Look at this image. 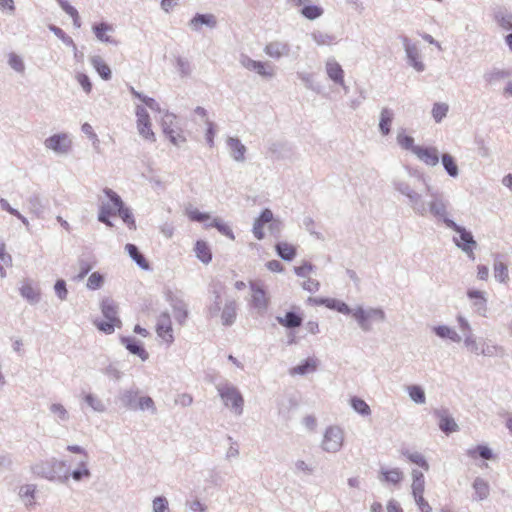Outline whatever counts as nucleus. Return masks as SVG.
Segmentation results:
<instances>
[{"instance_id": "28", "label": "nucleus", "mask_w": 512, "mask_h": 512, "mask_svg": "<svg viewBox=\"0 0 512 512\" xmlns=\"http://www.w3.org/2000/svg\"><path fill=\"white\" fill-rule=\"evenodd\" d=\"M326 71L331 80L341 85L344 83V71L339 63L328 61L326 63Z\"/></svg>"}, {"instance_id": "17", "label": "nucleus", "mask_w": 512, "mask_h": 512, "mask_svg": "<svg viewBox=\"0 0 512 512\" xmlns=\"http://www.w3.org/2000/svg\"><path fill=\"white\" fill-rule=\"evenodd\" d=\"M318 368V360L314 357H309L302 361L300 364L289 369V375L291 376H304L313 373Z\"/></svg>"}, {"instance_id": "63", "label": "nucleus", "mask_w": 512, "mask_h": 512, "mask_svg": "<svg viewBox=\"0 0 512 512\" xmlns=\"http://www.w3.org/2000/svg\"><path fill=\"white\" fill-rule=\"evenodd\" d=\"M413 498H414L415 503L418 506V509L420 512H431L432 511V507L425 500L423 495L414 496Z\"/></svg>"}, {"instance_id": "39", "label": "nucleus", "mask_w": 512, "mask_h": 512, "mask_svg": "<svg viewBox=\"0 0 512 512\" xmlns=\"http://www.w3.org/2000/svg\"><path fill=\"white\" fill-rule=\"evenodd\" d=\"M113 30V27L110 24L107 23H99L93 26V31L95 33V36L98 40L102 42H110L112 43L113 40L108 35L109 32Z\"/></svg>"}, {"instance_id": "60", "label": "nucleus", "mask_w": 512, "mask_h": 512, "mask_svg": "<svg viewBox=\"0 0 512 512\" xmlns=\"http://www.w3.org/2000/svg\"><path fill=\"white\" fill-rule=\"evenodd\" d=\"M313 271V265L309 262H303L301 265L294 267V272L300 277H308Z\"/></svg>"}, {"instance_id": "13", "label": "nucleus", "mask_w": 512, "mask_h": 512, "mask_svg": "<svg viewBox=\"0 0 512 512\" xmlns=\"http://www.w3.org/2000/svg\"><path fill=\"white\" fill-rule=\"evenodd\" d=\"M139 389L136 387H130L127 389H123L119 392L118 401L121 406L126 408L127 410L136 411L138 406Z\"/></svg>"}, {"instance_id": "24", "label": "nucleus", "mask_w": 512, "mask_h": 512, "mask_svg": "<svg viewBox=\"0 0 512 512\" xmlns=\"http://www.w3.org/2000/svg\"><path fill=\"white\" fill-rule=\"evenodd\" d=\"M49 411L59 425H63L70 420L68 410L60 403H52L49 406Z\"/></svg>"}, {"instance_id": "23", "label": "nucleus", "mask_w": 512, "mask_h": 512, "mask_svg": "<svg viewBox=\"0 0 512 512\" xmlns=\"http://www.w3.org/2000/svg\"><path fill=\"white\" fill-rule=\"evenodd\" d=\"M473 489H474V500L482 501L485 500L490 493V487L486 480H484L481 477L475 478L473 482Z\"/></svg>"}, {"instance_id": "41", "label": "nucleus", "mask_w": 512, "mask_h": 512, "mask_svg": "<svg viewBox=\"0 0 512 512\" xmlns=\"http://www.w3.org/2000/svg\"><path fill=\"white\" fill-rule=\"evenodd\" d=\"M350 405L352 409L361 416H369L371 414L369 405L363 399L357 396L351 397Z\"/></svg>"}, {"instance_id": "22", "label": "nucleus", "mask_w": 512, "mask_h": 512, "mask_svg": "<svg viewBox=\"0 0 512 512\" xmlns=\"http://www.w3.org/2000/svg\"><path fill=\"white\" fill-rule=\"evenodd\" d=\"M70 477L77 482L89 479L91 477V472L88 468V460L80 458L77 468L72 471L69 470V478Z\"/></svg>"}, {"instance_id": "10", "label": "nucleus", "mask_w": 512, "mask_h": 512, "mask_svg": "<svg viewBox=\"0 0 512 512\" xmlns=\"http://www.w3.org/2000/svg\"><path fill=\"white\" fill-rule=\"evenodd\" d=\"M285 327L287 344L297 343L300 339L308 335V330L304 322H280Z\"/></svg>"}, {"instance_id": "46", "label": "nucleus", "mask_w": 512, "mask_h": 512, "mask_svg": "<svg viewBox=\"0 0 512 512\" xmlns=\"http://www.w3.org/2000/svg\"><path fill=\"white\" fill-rule=\"evenodd\" d=\"M406 52H407L408 58H409L411 64L413 65V67L417 71H423L424 64L419 60V53H418L417 48L415 46L408 45L406 47Z\"/></svg>"}, {"instance_id": "47", "label": "nucleus", "mask_w": 512, "mask_h": 512, "mask_svg": "<svg viewBox=\"0 0 512 512\" xmlns=\"http://www.w3.org/2000/svg\"><path fill=\"white\" fill-rule=\"evenodd\" d=\"M137 410H147L150 411L151 414L157 413L155 402L150 396H140V398L138 399Z\"/></svg>"}, {"instance_id": "40", "label": "nucleus", "mask_w": 512, "mask_h": 512, "mask_svg": "<svg viewBox=\"0 0 512 512\" xmlns=\"http://www.w3.org/2000/svg\"><path fill=\"white\" fill-rule=\"evenodd\" d=\"M407 392L410 399L416 404H424L426 402V395L424 389L419 385L407 386Z\"/></svg>"}, {"instance_id": "51", "label": "nucleus", "mask_w": 512, "mask_h": 512, "mask_svg": "<svg viewBox=\"0 0 512 512\" xmlns=\"http://www.w3.org/2000/svg\"><path fill=\"white\" fill-rule=\"evenodd\" d=\"M103 283L104 276L99 272H94L88 277L86 286L90 290H97L102 287Z\"/></svg>"}, {"instance_id": "18", "label": "nucleus", "mask_w": 512, "mask_h": 512, "mask_svg": "<svg viewBox=\"0 0 512 512\" xmlns=\"http://www.w3.org/2000/svg\"><path fill=\"white\" fill-rule=\"evenodd\" d=\"M242 64L245 68L249 70H254L263 77H272L274 75L273 67L266 62L246 58L243 60Z\"/></svg>"}, {"instance_id": "43", "label": "nucleus", "mask_w": 512, "mask_h": 512, "mask_svg": "<svg viewBox=\"0 0 512 512\" xmlns=\"http://www.w3.org/2000/svg\"><path fill=\"white\" fill-rule=\"evenodd\" d=\"M185 214L192 222H206L211 218L209 213L201 212L199 209L194 207L186 208Z\"/></svg>"}, {"instance_id": "34", "label": "nucleus", "mask_w": 512, "mask_h": 512, "mask_svg": "<svg viewBox=\"0 0 512 512\" xmlns=\"http://www.w3.org/2000/svg\"><path fill=\"white\" fill-rule=\"evenodd\" d=\"M91 64L102 79L109 80L111 78V69L100 56L92 57Z\"/></svg>"}, {"instance_id": "57", "label": "nucleus", "mask_w": 512, "mask_h": 512, "mask_svg": "<svg viewBox=\"0 0 512 512\" xmlns=\"http://www.w3.org/2000/svg\"><path fill=\"white\" fill-rule=\"evenodd\" d=\"M494 276L500 282H506L509 278L507 266L498 262L494 265Z\"/></svg>"}, {"instance_id": "42", "label": "nucleus", "mask_w": 512, "mask_h": 512, "mask_svg": "<svg viewBox=\"0 0 512 512\" xmlns=\"http://www.w3.org/2000/svg\"><path fill=\"white\" fill-rule=\"evenodd\" d=\"M228 145L235 160L241 161L244 159L246 148L238 139H229Z\"/></svg>"}, {"instance_id": "20", "label": "nucleus", "mask_w": 512, "mask_h": 512, "mask_svg": "<svg viewBox=\"0 0 512 512\" xmlns=\"http://www.w3.org/2000/svg\"><path fill=\"white\" fill-rule=\"evenodd\" d=\"M196 257L203 263L209 264L212 261V251L210 245L204 240H197L194 245Z\"/></svg>"}, {"instance_id": "59", "label": "nucleus", "mask_w": 512, "mask_h": 512, "mask_svg": "<svg viewBox=\"0 0 512 512\" xmlns=\"http://www.w3.org/2000/svg\"><path fill=\"white\" fill-rule=\"evenodd\" d=\"M176 68H177V71L182 76H187L191 72V66H190L189 61L184 59V58H182V57H178L176 59Z\"/></svg>"}, {"instance_id": "6", "label": "nucleus", "mask_w": 512, "mask_h": 512, "mask_svg": "<svg viewBox=\"0 0 512 512\" xmlns=\"http://www.w3.org/2000/svg\"><path fill=\"white\" fill-rule=\"evenodd\" d=\"M104 192L110 199V203L103 204L101 206L98 219L107 226H112V223L109 221V217L117 214V210L120 209L121 199L110 189H105Z\"/></svg>"}, {"instance_id": "27", "label": "nucleus", "mask_w": 512, "mask_h": 512, "mask_svg": "<svg viewBox=\"0 0 512 512\" xmlns=\"http://www.w3.org/2000/svg\"><path fill=\"white\" fill-rule=\"evenodd\" d=\"M317 305H324L329 309L336 310L343 314H347L349 312L348 306L341 301L332 298H318L313 300Z\"/></svg>"}, {"instance_id": "21", "label": "nucleus", "mask_w": 512, "mask_h": 512, "mask_svg": "<svg viewBox=\"0 0 512 512\" xmlns=\"http://www.w3.org/2000/svg\"><path fill=\"white\" fill-rule=\"evenodd\" d=\"M403 478L404 474L399 468H381L380 470L379 480L381 482H387L393 485H397L403 480Z\"/></svg>"}, {"instance_id": "35", "label": "nucleus", "mask_w": 512, "mask_h": 512, "mask_svg": "<svg viewBox=\"0 0 512 512\" xmlns=\"http://www.w3.org/2000/svg\"><path fill=\"white\" fill-rule=\"evenodd\" d=\"M156 332L157 335L167 344H171L174 341L171 322H158Z\"/></svg>"}, {"instance_id": "9", "label": "nucleus", "mask_w": 512, "mask_h": 512, "mask_svg": "<svg viewBox=\"0 0 512 512\" xmlns=\"http://www.w3.org/2000/svg\"><path fill=\"white\" fill-rule=\"evenodd\" d=\"M461 331L464 334V345L467 350L477 356L481 355L482 347L486 342L485 339L477 338L470 329L468 322H461Z\"/></svg>"}, {"instance_id": "26", "label": "nucleus", "mask_w": 512, "mask_h": 512, "mask_svg": "<svg viewBox=\"0 0 512 512\" xmlns=\"http://www.w3.org/2000/svg\"><path fill=\"white\" fill-rule=\"evenodd\" d=\"M482 348L483 349L481 351V355L484 356V357L504 358V357L507 356V351H506V349L503 346L494 344V343H492L490 341H486L485 344H484V347H482Z\"/></svg>"}, {"instance_id": "64", "label": "nucleus", "mask_w": 512, "mask_h": 512, "mask_svg": "<svg viewBox=\"0 0 512 512\" xmlns=\"http://www.w3.org/2000/svg\"><path fill=\"white\" fill-rule=\"evenodd\" d=\"M54 289H55V292H56L57 296H58L61 300L66 299L67 294H68V290H67V288H66V283H65V281H64V280H58V281H56L55 286H54Z\"/></svg>"}, {"instance_id": "12", "label": "nucleus", "mask_w": 512, "mask_h": 512, "mask_svg": "<svg viewBox=\"0 0 512 512\" xmlns=\"http://www.w3.org/2000/svg\"><path fill=\"white\" fill-rule=\"evenodd\" d=\"M293 6L301 7L300 13L308 20H315L321 17L324 10L321 6L310 4L309 0H288Z\"/></svg>"}, {"instance_id": "50", "label": "nucleus", "mask_w": 512, "mask_h": 512, "mask_svg": "<svg viewBox=\"0 0 512 512\" xmlns=\"http://www.w3.org/2000/svg\"><path fill=\"white\" fill-rule=\"evenodd\" d=\"M442 163L448 174L452 177L458 175V167L454 158L449 154L442 155Z\"/></svg>"}, {"instance_id": "15", "label": "nucleus", "mask_w": 512, "mask_h": 512, "mask_svg": "<svg viewBox=\"0 0 512 512\" xmlns=\"http://www.w3.org/2000/svg\"><path fill=\"white\" fill-rule=\"evenodd\" d=\"M435 415L439 419V428L445 434H450L459 430V426L455 422L454 418L450 416L447 410H436Z\"/></svg>"}, {"instance_id": "7", "label": "nucleus", "mask_w": 512, "mask_h": 512, "mask_svg": "<svg viewBox=\"0 0 512 512\" xmlns=\"http://www.w3.org/2000/svg\"><path fill=\"white\" fill-rule=\"evenodd\" d=\"M249 286L251 290V298L249 301L250 307L259 311L266 310L270 302V298L266 290L253 281L249 283Z\"/></svg>"}, {"instance_id": "32", "label": "nucleus", "mask_w": 512, "mask_h": 512, "mask_svg": "<svg viewBox=\"0 0 512 512\" xmlns=\"http://www.w3.org/2000/svg\"><path fill=\"white\" fill-rule=\"evenodd\" d=\"M83 401L97 413H104L107 407L103 400L93 393H86L83 395Z\"/></svg>"}, {"instance_id": "54", "label": "nucleus", "mask_w": 512, "mask_h": 512, "mask_svg": "<svg viewBox=\"0 0 512 512\" xmlns=\"http://www.w3.org/2000/svg\"><path fill=\"white\" fill-rule=\"evenodd\" d=\"M404 455L414 464H417L421 468H423L425 471L429 470V464L424 458V456L418 452H405Z\"/></svg>"}, {"instance_id": "45", "label": "nucleus", "mask_w": 512, "mask_h": 512, "mask_svg": "<svg viewBox=\"0 0 512 512\" xmlns=\"http://www.w3.org/2000/svg\"><path fill=\"white\" fill-rule=\"evenodd\" d=\"M467 454L472 458H475L477 455L485 460H490L493 458L492 450L485 445H478L474 448H471L467 451Z\"/></svg>"}, {"instance_id": "61", "label": "nucleus", "mask_w": 512, "mask_h": 512, "mask_svg": "<svg viewBox=\"0 0 512 512\" xmlns=\"http://www.w3.org/2000/svg\"><path fill=\"white\" fill-rule=\"evenodd\" d=\"M76 80L82 86L83 90L89 94L92 91V83L88 75L84 73H77Z\"/></svg>"}, {"instance_id": "33", "label": "nucleus", "mask_w": 512, "mask_h": 512, "mask_svg": "<svg viewBox=\"0 0 512 512\" xmlns=\"http://www.w3.org/2000/svg\"><path fill=\"white\" fill-rule=\"evenodd\" d=\"M125 250L140 268L144 270H148L150 268L148 260L139 252L138 248L134 244H127L125 246Z\"/></svg>"}, {"instance_id": "56", "label": "nucleus", "mask_w": 512, "mask_h": 512, "mask_svg": "<svg viewBox=\"0 0 512 512\" xmlns=\"http://www.w3.org/2000/svg\"><path fill=\"white\" fill-rule=\"evenodd\" d=\"M210 226L215 227L221 234L225 235L226 237L230 238L231 240L235 239L232 229L228 225L222 223L219 219H217V218L213 219Z\"/></svg>"}, {"instance_id": "48", "label": "nucleus", "mask_w": 512, "mask_h": 512, "mask_svg": "<svg viewBox=\"0 0 512 512\" xmlns=\"http://www.w3.org/2000/svg\"><path fill=\"white\" fill-rule=\"evenodd\" d=\"M61 8L69 15L72 17L73 19V23L76 27H80L81 26V22H80V17H79V14H78V11L73 7L71 6L68 1L66 0H58Z\"/></svg>"}, {"instance_id": "36", "label": "nucleus", "mask_w": 512, "mask_h": 512, "mask_svg": "<svg viewBox=\"0 0 512 512\" xmlns=\"http://www.w3.org/2000/svg\"><path fill=\"white\" fill-rule=\"evenodd\" d=\"M412 477H413V482L411 485V489H412L413 497L418 496V495H423L424 489H425V479H424L423 473L418 470H413Z\"/></svg>"}, {"instance_id": "16", "label": "nucleus", "mask_w": 512, "mask_h": 512, "mask_svg": "<svg viewBox=\"0 0 512 512\" xmlns=\"http://www.w3.org/2000/svg\"><path fill=\"white\" fill-rule=\"evenodd\" d=\"M414 154L427 165L435 166L439 162L438 150L435 147L419 146L414 149Z\"/></svg>"}, {"instance_id": "49", "label": "nucleus", "mask_w": 512, "mask_h": 512, "mask_svg": "<svg viewBox=\"0 0 512 512\" xmlns=\"http://www.w3.org/2000/svg\"><path fill=\"white\" fill-rule=\"evenodd\" d=\"M102 373L115 381H119L123 377V372L120 371L116 363H109L102 369Z\"/></svg>"}, {"instance_id": "2", "label": "nucleus", "mask_w": 512, "mask_h": 512, "mask_svg": "<svg viewBox=\"0 0 512 512\" xmlns=\"http://www.w3.org/2000/svg\"><path fill=\"white\" fill-rule=\"evenodd\" d=\"M215 388L224 406L234 415L241 416L244 410V398L239 389L228 380L217 383Z\"/></svg>"}, {"instance_id": "52", "label": "nucleus", "mask_w": 512, "mask_h": 512, "mask_svg": "<svg viewBox=\"0 0 512 512\" xmlns=\"http://www.w3.org/2000/svg\"><path fill=\"white\" fill-rule=\"evenodd\" d=\"M397 141L403 149L410 150L413 153H414V149L419 147L418 145L414 144L413 137H411L405 133H399L397 136Z\"/></svg>"}, {"instance_id": "58", "label": "nucleus", "mask_w": 512, "mask_h": 512, "mask_svg": "<svg viewBox=\"0 0 512 512\" xmlns=\"http://www.w3.org/2000/svg\"><path fill=\"white\" fill-rule=\"evenodd\" d=\"M8 63L11 66V68H13L15 71H17L19 73L24 72V69H25L24 63L18 55L14 54V53L9 54Z\"/></svg>"}, {"instance_id": "4", "label": "nucleus", "mask_w": 512, "mask_h": 512, "mask_svg": "<svg viewBox=\"0 0 512 512\" xmlns=\"http://www.w3.org/2000/svg\"><path fill=\"white\" fill-rule=\"evenodd\" d=\"M344 444V430L337 425L328 426L323 434L321 448L327 453L339 452Z\"/></svg>"}, {"instance_id": "25", "label": "nucleus", "mask_w": 512, "mask_h": 512, "mask_svg": "<svg viewBox=\"0 0 512 512\" xmlns=\"http://www.w3.org/2000/svg\"><path fill=\"white\" fill-rule=\"evenodd\" d=\"M264 50L268 56L278 59L288 53L289 46L287 43L275 41L267 44Z\"/></svg>"}, {"instance_id": "44", "label": "nucleus", "mask_w": 512, "mask_h": 512, "mask_svg": "<svg viewBox=\"0 0 512 512\" xmlns=\"http://www.w3.org/2000/svg\"><path fill=\"white\" fill-rule=\"evenodd\" d=\"M393 119V114L389 109H383L381 111L379 128L384 135L390 132V127Z\"/></svg>"}, {"instance_id": "19", "label": "nucleus", "mask_w": 512, "mask_h": 512, "mask_svg": "<svg viewBox=\"0 0 512 512\" xmlns=\"http://www.w3.org/2000/svg\"><path fill=\"white\" fill-rule=\"evenodd\" d=\"M35 494H36V485L34 484H25L20 486L19 488V498L24 503L25 507L28 509H32L36 502H35Z\"/></svg>"}, {"instance_id": "55", "label": "nucleus", "mask_w": 512, "mask_h": 512, "mask_svg": "<svg viewBox=\"0 0 512 512\" xmlns=\"http://www.w3.org/2000/svg\"><path fill=\"white\" fill-rule=\"evenodd\" d=\"M153 512H170L169 503L166 497L157 496L152 501Z\"/></svg>"}, {"instance_id": "1", "label": "nucleus", "mask_w": 512, "mask_h": 512, "mask_svg": "<svg viewBox=\"0 0 512 512\" xmlns=\"http://www.w3.org/2000/svg\"><path fill=\"white\" fill-rule=\"evenodd\" d=\"M32 471L35 475L51 481L66 483L69 480V468L66 462L56 458L36 463L32 466Z\"/></svg>"}, {"instance_id": "38", "label": "nucleus", "mask_w": 512, "mask_h": 512, "mask_svg": "<svg viewBox=\"0 0 512 512\" xmlns=\"http://www.w3.org/2000/svg\"><path fill=\"white\" fill-rule=\"evenodd\" d=\"M276 251L282 259L287 261L296 256V247L288 242H279L276 245Z\"/></svg>"}, {"instance_id": "3", "label": "nucleus", "mask_w": 512, "mask_h": 512, "mask_svg": "<svg viewBox=\"0 0 512 512\" xmlns=\"http://www.w3.org/2000/svg\"><path fill=\"white\" fill-rule=\"evenodd\" d=\"M162 131L174 145H180L186 141L185 132L180 121L173 114L166 113L162 117Z\"/></svg>"}, {"instance_id": "11", "label": "nucleus", "mask_w": 512, "mask_h": 512, "mask_svg": "<svg viewBox=\"0 0 512 512\" xmlns=\"http://www.w3.org/2000/svg\"><path fill=\"white\" fill-rule=\"evenodd\" d=\"M120 342L130 354L138 356L142 361L148 360L149 353L140 340L131 336H122Z\"/></svg>"}, {"instance_id": "53", "label": "nucleus", "mask_w": 512, "mask_h": 512, "mask_svg": "<svg viewBox=\"0 0 512 512\" xmlns=\"http://www.w3.org/2000/svg\"><path fill=\"white\" fill-rule=\"evenodd\" d=\"M449 107L446 103H435L432 108V116L436 122H440L448 113Z\"/></svg>"}, {"instance_id": "5", "label": "nucleus", "mask_w": 512, "mask_h": 512, "mask_svg": "<svg viewBox=\"0 0 512 512\" xmlns=\"http://www.w3.org/2000/svg\"><path fill=\"white\" fill-rule=\"evenodd\" d=\"M136 127L139 135L146 141L156 142V135L152 129L150 116L146 109L141 106L136 108Z\"/></svg>"}, {"instance_id": "62", "label": "nucleus", "mask_w": 512, "mask_h": 512, "mask_svg": "<svg viewBox=\"0 0 512 512\" xmlns=\"http://www.w3.org/2000/svg\"><path fill=\"white\" fill-rule=\"evenodd\" d=\"M193 403L192 395L188 393L178 394L175 398V404L180 405L182 407H189Z\"/></svg>"}, {"instance_id": "37", "label": "nucleus", "mask_w": 512, "mask_h": 512, "mask_svg": "<svg viewBox=\"0 0 512 512\" xmlns=\"http://www.w3.org/2000/svg\"><path fill=\"white\" fill-rule=\"evenodd\" d=\"M21 295L30 302H36L40 298L39 289L30 282H24L20 288Z\"/></svg>"}, {"instance_id": "14", "label": "nucleus", "mask_w": 512, "mask_h": 512, "mask_svg": "<svg viewBox=\"0 0 512 512\" xmlns=\"http://www.w3.org/2000/svg\"><path fill=\"white\" fill-rule=\"evenodd\" d=\"M45 146L57 153H66L71 147V140L65 133L55 134L45 140Z\"/></svg>"}, {"instance_id": "29", "label": "nucleus", "mask_w": 512, "mask_h": 512, "mask_svg": "<svg viewBox=\"0 0 512 512\" xmlns=\"http://www.w3.org/2000/svg\"><path fill=\"white\" fill-rule=\"evenodd\" d=\"M435 334L442 339H449L452 342L459 343L462 337L452 328L446 325H439L433 328Z\"/></svg>"}, {"instance_id": "8", "label": "nucleus", "mask_w": 512, "mask_h": 512, "mask_svg": "<svg viewBox=\"0 0 512 512\" xmlns=\"http://www.w3.org/2000/svg\"><path fill=\"white\" fill-rule=\"evenodd\" d=\"M447 224L460 235V238L455 240L456 245L468 253L470 257L474 258L473 250L476 247V242L473 239L472 234L455 224L453 221H447Z\"/></svg>"}, {"instance_id": "30", "label": "nucleus", "mask_w": 512, "mask_h": 512, "mask_svg": "<svg viewBox=\"0 0 512 512\" xmlns=\"http://www.w3.org/2000/svg\"><path fill=\"white\" fill-rule=\"evenodd\" d=\"M101 311L106 320H118V305L112 299H104L101 302Z\"/></svg>"}, {"instance_id": "31", "label": "nucleus", "mask_w": 512, "mask_h": 512, "mask_svg": "<svg viewBox=\"0 0 512 512\" xmlns=\"http://www.w3.org/2000/svg\"><path fill=\"white\" fill-rule=\"evenodd\" d=\"M203 25L214 27L216 25V19L214 15L197 14L190 21V26L195 30H199Z\"/></svg>"}]
</instances>
